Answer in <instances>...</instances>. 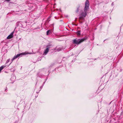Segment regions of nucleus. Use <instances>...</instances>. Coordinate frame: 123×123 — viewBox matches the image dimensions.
Here are the masks:
<instances>
[{
	"mask_svg": "<svg viewBox=\"0 0 123 123\" xmlns=\"http://www.w3.org/2000/svg\"><path fill=\"white\" fill-rule=\"evenodd\" d=\"M89 6V1L88 0H86L85 5V7L84 8V12H83L80 14L79 18L80 20H83L85 18L87 15V12L88 10Z\"/></svg>",
	"mask_w": 123,
	"mask_h": 123,
	"instance_id": "obj_1",
	"label": "nucleus"
},
{
	"mask_svg": "<svg viewBox=\"0 0 123 123\" xmlns=\"http://www.w3.org/2000/svg\"><path fill=\"white\" fill-rule=\"evenodd\" d=\"M87 39V37H85L81 39H74L73 40V43L75 44H79L83 41H86Z\"/></svg>",
	"mask_w": 123,
	"mask_h": 123,
	"instance_id": "obj_2",
	"label": "nucleus"
},
{
	"mask_svg": "<svg viewBox=\"0 0 123 123\" xmlns=\"http://www.w3.org/2000/svg\"><path fill=\"white\" fill-rule=\"evenodd\" d=\"M19 23L22 26L23 28H25L27 25L26 23L25 22H19Z\"/></svg>",
	"mask_w": 123,
	"mask_h": 123,
	"instance_id": "obj_3",
	"label": "nucleus"
},
{
	"mask_svg": "<svg viewBox=\"0 0 123 123\" xmlns=\"http://www.w3.org/2000/svg\"><path fill=\"white\" fill-rule=\"evenodd\" d=\"M13 32L11 33L7 37V39H9L12 38L13 37Z\"/></svg>",
	"mask_w": 123,
	"mask_h": 123,
	"instance_id": "obj_4",
	"label": "nucleus"
},
{
	"mask_svg": "<svg viewBox=\"0 0 123 123\" xmlns=\"http://www.w3.org/2000/svg\"><path fill=\"white\" fill-rule=\"evenodd\" d=\"M24 53H20L17 55H15L14 57L15 58V59L17 58L19 56H21L22 55H24Z\"/></svg>",
	"mask_w": 123,
	"mask_h": 123,
	"instance_id": "obj_5",
	"label": "nucleus"
},
{
	"mask_svg": "<svg viewBox=\"0 0 123 123\" xmlns=\"http://www.w3.org/2000/svg\"><path fill=\"white\" fill-rule=\"evenodd\" d=\"M49 50V49H48V48H47L44 51L43 53V54L44 55H46L48 53Z\"/></svg>",
	"mask_w": 123,
	"mask_h": 123,
	"instance_id": "obj_6",
	"label": "nucleus"
},
{
	"mask_svg": "<svg viewBox=\"0 0 123 123\" xmlns=\"http://www.w3.org/2000/svg\"><path fill=\"white\" fill-rule=\"evenodd\" d=\"M52 32V30H48L46 32V34L47 35H49Z\"/></svg>",
	"mask_w": 123,
	"mask_h": 123,
	"instance_id": "obj_7",
	"label": "nucleus"
},
{
	"mask_svg": "<svg viewBox=\"0 0 123 123\" xmlns=\"http://www.w3.org/2000/svg\"><path fill=\"white\" fill-rule=\"evenodd\" d=\"M6 66L5 65H3L1 66L0 67V72Z\"/></svg>",
	"mask_w": 123,
	"mask_h": 123,
	"instance_id": "obj_8",
	"label": "nucleus"
},
{
	"mask_svg": "<svg viewBox=\"0 0 123 123\" xmlns=\"http://www.w3.org/2000/svg\"><path fill=\"white\" fill-rule=\"evenodd\" d=\"M77 35L78 36H80V31H79L76 32Z\"/></svg>",
	"mask_w": 123,
	"mask_h": 123,
	"instance_id": "obj_9",
	"label": "nucleus"
},
{
	"mask_svg": "<svg viewBox=\"0 0 123 123\" xmlns=\"http://www.w3.org/2000/svg\"><path fill=\"white\" fill-rule=\"evenodd\" d=\"M51 47V45H49L47 46V48H48V49H49Z\"/></svg>",
	"mask_w": 123,
	"mask_h": 123,
	"instance_id": "obj_10",
	"label": "nucleus"
},
{
	"mask_svg": "<svg viewBox=\"0 0 123 123\" xmlns=\"http://www.w3.org/2000/svg\"><path fill=\"white\" fill-rule=\"evenodd\" d=\"M57 51H59L62 50V49L61 48H59L57 49Z\"/></svg>",
	"mask_w": 123,
	"mask_h": 123,
	"instance_id": "obj_11",
	"label": "nucleus"
},
{
	"mask_svg": "<svg viewBox=\"0 0 123 123\" xmlns=\"http://www.w3.org/2000/svg\"><path fill=\"white\" fill-rule=\"evenodd\" d=\"M10 61V59H8L7 60V61H6V64H7L8 62H9Z\"/></svg>",
	"mask_w": 123,
	"mask_h": 123,
	"instance_id": "obj_12",
	"label": "nucleus"
},
{
	"mask_svg": "<svg viewBox=\"0 0 123 123\" xmlns=\"http://www.w3.org/2000/svg\"><path fill=\"white\" fill-rule=\"evenodd\" d=\"M79 7H78L77 10H76V13L78 12L79 11Z\"/></svg>",
	"mask_w": 123,
	"mask_h": 123,
	"instance_id": "obj_13",
	"label": "nucleus"
},
{
	"mask_svg": "<svg viewBox=\"0 0 123 123\" xmlns=\"http://www.w3.org/2000/svg\"><path fill=\"white\" fill-rule=\"evenodd\" d=\"M15 59H16L14 57L11 60L12 62Z\"/></svg>",
	"mask_w": 123,
	"mask_h": 123,
	"instance_id": "obj_14",
	"label": "nucleus"
},
{
	"mask_svg": "<svg viewBox=\"0 0 123 123\" xmlns=\"http://www.w3.org/2000/svg\"><path fill=\"white\" fill-rule=\"evenodd\" d=\"M111 5H112V6H113V5H114V3H113V2H112V4H111Z\"/></svg>",
	"mask_w": 123,
	"mask_h": 123,
	"instance_id": "obj_15",
	"label": "nucleus"
},
{
	"mask_svg": "<svg viewBox=\"0 0 123 123\" xmlns=\"http://www.w3.org/2000/svg\"><path fill=\"white\" fill-rule=\"evenodd\" d=\"M43 86V85L42 86H41L40 87V88L41 89H42V88Z\"/></svg>",
	"mask_w": 123,
	"mask_h": 123,
	"instance_id": "obj_16",
	"label": "nucleus"
},
{
	"mask_svg": "<svg viewBox=\"0 0 123 123\" xmlns=\"http://www.w3.org/2000/svg\"><path fill=\"white\" fill-rule=\"evenodd\" d=\"M6 89H7V88L6 87V89L5 90V91H6V92L7 91V90Z\"/></svg>",
	"mask_w": 123,
	"mask_h": 123,
	"instance_id": "obj_17",
	"label": "nucleus"
},
{
	"mask_svg": "<svg viewBox=\"0 0 123 123\" xmlns=\"http://www.w3.org/2000/svg\"><path fill=\"white\" fill-rule=\"evenodd\" d=\"M45 83V82H44L43 83V86L44 84Z\"/></svg>",
	"mask_w": 123,
	"mask_h": 123,
	"instance_id": "obj_18",
	"label": "nucleus"
},
{
	"mask_svg": "<svg viewBox=\"0 0 123 123\" xmlns=\"http://www.w3.org/2000/svg\"><path fill=\"white\" fill-rule=\"evenodd\" d=\"M10 65H8V66H9Z\"/></svg>",
	"mask_w": 123,
	"mask_h": 123,
	"instance_id": "obj_19",
	"label": "nucleus"
}]
</instances>
